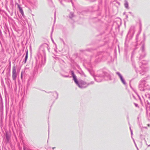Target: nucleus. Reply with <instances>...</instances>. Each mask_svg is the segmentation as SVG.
<instances>
[{"label":"nucleus","mask_w":150,"mask_h":150,"mask_svg":"<svg viewBox=\"0 0 150 150\" xmlns=\"http://www.w3.org/2000/svg\"><path fill=\"white\" fill-rule=\"evenodd\" d=\"M16 69L15 66H13L12 69V77L13 79L15 80L16 79Z\"/></svg>","instance_id":"obj_1"},{"label":"nucleus","mask_w":150,"mask_h":150,"mask_svg":"<svg viewBox=\"0 0 150 150\" xmlns=\"http://www.w3.org/2000/svg\"><path fill=\"white\" fill-rule=\"evenodd\" d=\"M117 74H118V75L119 76L121 81H122V83L124 84L125 83L124 81L122 78V76L119 73H118Z\"/></svg>","instance_id":"obj_2"},{"label":"nucleus","mask_w":150,"mask_h":150,"mask_svg":"<svg viewBox=\"0 0 150 150\" xmlns=\"http://www.w3.org/2000/svg\"><path fill=\"white\" fill-rule=\"evenodd\" d=\"M28 50H27L26 52V56H25V62H26V60H27V59L28 58Z\"/></svg>","instance_id":"obj_3"},{"label":"nucleus","mask_w":150,"mask_h":150,"mask_svg":"<svg viewBox=\"0 0 150 150\" xmlns=\"http://www.w3.org/2000/svg\"><path fill=\"white\" fill-rule=\"evenodd\" d=\"M18 7L19 11H20V12L23 11L22 8L19 5H18Z\"/></svg>","instance_id":"obj_4"},{"label":"nucleus","mask_w":150,"mask_h":150,"mask_svg":"<svg viewBox=\"0 0 150 150\" xmlns=\"http://www.w3.org/2000/svg\"><path fill=\"white\" fill-rule=\"evenodd\" d=\"M75 82V83L77 84L78 85V86H79V83L78 82V81L77 80V79H75V80H74Z\"/></svg>","instance_id":"obj_5"},{"label":"nucleus","mask_w":150,"mask_h":150,"mask_svg":"<svg viewBox=\"0 0 150 150\" xmlns=\"http://www.w3.org/2000/svg\"><path fill=\"white\" fill-rule=\"evenodd\" d=\"M125 6L126 8H127L128 7V4L127 2H126L125 4Z\"/></svg>","instance_id":"obj_6"},{"label":"nucleus","mask_w":150,"mask_h":150,"mask_svg":"<svg viewBox=\"0 0 150 150\" xmlns=\"http://www.w3.org/2000/svg\"><path fill=\"white\" fill-rule=\"evenodd\" d=\"M73 77L74 80L75 79H76V77L75 75H73Z\"/></svg>","instance_id":"obj_7"},{"label":"nucleus","mask_w":150,"mask_h":150,"mask_svg":"<svg viewBox=\"0 0 150 150\" xmlns=\"http://www.w3.org/2000/svg\"><path fill=\"white\" fill-rule=\"evenodd\" d=\"M20 12L21 13V14H22L23 16H24V13H23V10L22 11H21Z\"/></svg>","instance_id":"obj_8"},{"label":"nucleus","mask_w":150,"mask_h":150,"mask_svg":"<svg viewBox=\"0 0 150 150\" xmlns=\"http://www.w3.org/2000/svg\"><path fill=\"white\" fill-rule=\"evenodd\" d=\"M148 126L149 127V126H150V125H149V124H148Z\"/></svg>","instance_id":"obj_9"},{"label":"nucleus","mask_w":150,"mask_h":150,"mask_svg":"<svg viewBox=\"0 0 150 150\" xmlns=\"http://www.w3.org/2000/svg\"><path fill=\"white\" fill-rule=\"evenodd\" d=\"M24 150H25V149H24Z\"/></svg>","instance_id":"obj_10"}]
</instances>
